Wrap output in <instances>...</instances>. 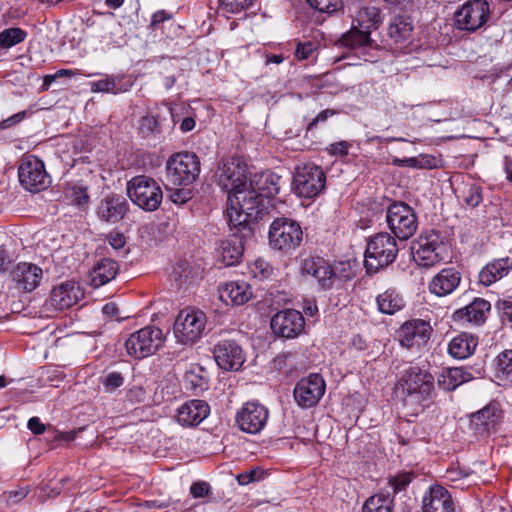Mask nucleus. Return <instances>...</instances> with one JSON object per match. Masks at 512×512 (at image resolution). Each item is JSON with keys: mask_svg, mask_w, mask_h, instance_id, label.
<instances>
[{"mask_svg": "<svg viewBox=\"0 0 512 512\" xmlns=\"http://www.w3.org/2000/svg\"><path fill=\"white\" fill-rule=\"evenodd\" d=\"M274 334L283 338H295L299 336L305 327L303 315L294 309H286L276 313L270 322Z\"/></svg>", "mask_w": 512, "mask_h": 512, "instance_id": "a211bd4d", "label": "nucleus"}, {"mask_svg": "<svg viewBox=\"0 0 512 512\" xmlns=\"http://www.w3.org/2000/svg\"><path fill=\"white\" fill-rule=\"evenodd\" d=\"M206 324L207 317L201 310L183 309L175 320L174 335L182 344H193L202 337Z\"/></svg>", "mask_w": 512, "mask_h": 512, "instance_id": "9d476101", "label": "nucleus"}, {"mask_svg": "<svg viewBox=\"0 0 512 512\" xmlns=\"http://www.w3.org/2000/svg\"><path fill=\"white\" fill-rule=\"evenodd\" d=\"M281 177L277 174L265 171L249 180V187L259 194L264 200L279 193Z\"/></svg>", "mask_w": 512, "mask_h": 512, "instance_id": "7c9ffc66", "label": "nucleus"}, {"mask_svg": "<svg viewBox=\"0 0 512 512\" xmlns=\"http://www.w3.org/2000/svg\"><path fill=\"white\" fill-rule=\"evenodd\" d=\"M316 50V44L311 41L299 43L297 45L295 55L299 60L308 59Z\"/></svg>", "mask_w": 512, "mask_h": 512, "instance_id": "864d4df0", "label": "nucleus"}, {"mask_svg": "<svg viewBox=\"0 0 512 512\" xmlns=\"http://www.w3.org/2000/svg\"><path fill=\"white\" fill-rule=\"evenodd\" d=\"M386 221L389 229L400 241L412 237L418 228V218L407 203L396 201L388 206Z\"/></svg>", "mask_w": 512, "mask_h": 512, "instance_id": "6e6552de", "label": "nucleus"}, {"mask_svg": "<svg viewBox=\"0 0 512 512\" xmlns=\"http://www.w3.org/2000/svg\"><path fill=\"white\" fill-rule=\"evenodd\" d=\"M414 478V473L412 472H402L398 475L391 477L389 479V484L393 489V493L396 494L402 490H404Z\"/></svg>", "mask_w": 512, "mask_h": 512, "instance_id": "09e8293b", "label": "nucleus"}, {"mask_svg": "<svg viewBox=\"0 0 512 512\" xmlns=\"http://www.w3.org/2000/svg\"><path fill=\"white\" fill-rule=\"evenodd\" d=\"M27 427L35 435L43 434L46 430L45 424H43L39 417L36 416L28 420Z\"/></svg>", "mask_w": 512, "mask_h": 512, "instance_id": "e2e57ef3", "label": "nucleus"}, {"mask_svg": "<svg viewBox=\"0 0 512 512\" xmlns=\"http://www.w3.org/2000/svg\"><path fill=\"white\" fill-rule=\"evenodd\" d=\"M238 231L222 240L218 246V254L220 261L225 266H233L237 264L243 256L245 242L253 236L245 235V231L236 228Z\"/></svg>", "mask_w": 512, "mask_h": 512, "instance_id": "4be33fe9", "label": "nucleus"}, {"mask_svg": "<svg viewBox=\"0 0 512 512\" xmlns=\"http://www.w3.org/2000/svg\"><path fill=\"white\" fill-rule=\"evenodd\" d=\"M107 242L115 250L121 249L125 245V237L122 233L111 232L107 235Z\"/></svg>", "mask_w": 512, "mask_h": 512, "instance_id": "680f3d73", "label": "nucleus"}, {"mask_svg": "<svg viewBox=\"0 0 512 512\" xmlns=\"http://www.w3.org/2000/svg\"><path fill=\"white\" fill-rule=\"evenodd\" d=\"M359 17L362 23H367L366 29H376L382 21L380 10L376 7L363 8L359 12Z\"/></svg>", "mask_w": 512, "mask_h": 512, "instance_id": "c03bdc74", "label": "nucleus"}, {"mask_svg": "<svg viewBox=\"0 0 512 512\" xmlns=\"http://www.w3.org/2000/svg\"><path fill=\"white\" fill-rule=\"evenodd\" d=\"M502 417L503 411L500 404L497 401H491L470 416V426L477 434L484 435L494 429Z\"/></svg>", "mask_w": 512, "mask_h": 512, "instance_id": "5701e85b", "label": "nucleus"}, {"mask_svg": "<svg viewBox=\"0 0 512 512\" xmlns=\"http://www.w3.org/2000/svg\"><path fill=\"white\" fill-rule=\"evenodd\" d=\"M490 14L486 0H469L455 13V25L460 30L474 32L482 27Z\"/></svg>", "mask_w": 512, "mask_h": 512, "instance_id": "f8f14e48", "label": "nucleus"}, {"mask_svg": "<svg viewBox=\"0 0 512 512\" xmlns=\"http://www.w3.org/2000/svg\"><path fill=\"white\" fill-rule=\"evenodd\" d=\"M268 409L258 402H247L237 412L236 423L241 431L248 434L259 433L266 425Z\"/></svg>", "mask_w": 512, "mask_h": 512, "instance_id": "dca6fc26", "label": "nucleus"}, {"mask_svg": "<svg viewBox=\"0 0 512 512\" xmlns=\"http://www.w3.org/2000/svg\"><path fill=\"white\" fill-rule=\"evenodd\" d=\"M465 203L471 207H477L482 201V189L479 186L472 185L466 192Z\"/></svg>", "mask_w": 512, "mask_h": 512, "instance_id": "603ef678", "label": "nucleus"}, {"mask_svg": "<svg viewBox=\"0 0 512 512\" xmlns=\"http://www.w3.org/2000/svg\"><path fill=\"white\" fill-rule=\"evenodd\" d=\"M325 389L323 377L318 373H312L298 381L293 391L294 399L300 407L311 408L318 404Z\"/></svg>", "mask_w": 512, "mask_h": 512, "instance_id": "ddd939ff", "label": "nucleus"}, {"mask_svg": "<svg viewBox=\"0 0 512 512\" xmlns=\"http://www.w3.org/2000/svg\"><path fill=\"white\" fill-rule=\"evenodd\" d=\"M166 185L187 187L199 177L201 164L193 152L172 154L166 162Z\"/></svg>", "mask_w": 512, "mask_h": 512, "instance_id": "20e7f679", "label": "nucleus"}, {"mask_svg": "<svg viewBox=\"0 0 512 512\" xmlns=\"http://www.w3.org/2000/svg\"><path fill=\"white\" fill-rule=\"evenodd\" d=\"M265 200L253 188L238 189L227 198V216L233 228H240L245 235L253 236V225L268 213Z\"/></svg>", "mask_w": 512, "mask_h": 512, "instance_id": "f257e3e1", "label": "nucleus"}, {"mask_svg": "<svg viewBox=\"0 0 512 512\" xmlns=\"http://www.w3.org/2000/svg\"><path fill=\"white\" fill-rule=\"evenodd\" d=\"M268 239L272 249L284 254H291L302 243L303 231L296 220L277 217L270 224Z\"/></svg>", "mask_w": 512, "mask_h": 512, "instance_id": "39448f33", "label": "nucleus"}, {"mask_svg": "<svg viewBox=\"0 0 512 512\" xmlns=\"http://www.w3.org/2000/svg\"><path fill=\"white\" fill-rule=\"evenodd\" d=\"M217 181L219 186L233 195L238 189L249 185L246 178V167L239 160L231 158L224 160L217 170Z\"/></svg>", "mask_w": 512, "mask_h": 512, "instance_id": "4468645a", "label": "nucleus"}, {"mask_svg": "<svg viewBox=\"0 0 512 512\" xmlns=\"http://www.w3.org/2000/svg\"><path fill=\"white\" fill-rule=\"evenodd\" d=\"M491 310V304L483 298H475L469 305L456 310L453 320L473 325L483 324Z\"/></svg>", "mask_w": 512, "mask_h": 512, "instance_id": "cd10ccee", "label": "nucleus"}, {"mask_svg": "<svg viewBox=\"0 0 512 512\" xmlns=\"http://www.w3.org/2000/svg\"><path fill=\"white\" fill-rule=\"evenodd\" d=\"M301 274L313 277L322 290H330L337 280L329 261L320 256L310 255L304 258L301 263Z\"/></svg>", "mask_w": 512, "mask_h": 512, "instance_id": "f3484780", "label": "nucleus"}, {"mask_svg": "<svg viewBox=\"0 0 512 512\" xmlns=\"http://www.w3.org/2000/svg\"><path fill=\"white\" fill-rule=\"evenodd\" d=\"M335 111L331 109H326L321 111L309 124L307 130L310 131L314 129L319 122H325L330 116L334 115Z\"/></svg>", "mask_w": 512, "mask_h": 512, "instance_id": "0e129e2a", "label": "nucleus"}, {"mask_svg": "<svg viewBox=\"0 0 512 512\" xmlns=\"http://www.w3.org/2000/svg\"><path fill=\"white\" fill-rule=\"evenodd\" d=\"M477 347V339L467 333L454 337L449 343V353L456 359H465L473 354Z\"/></svg>", "mask_w": 512, "mask_h": 512, "instance_id": "c9c22d12", "label": "nucleus"}, {"mask_svg": "<svg viewBox=\"0 0 512 512\" xmlns=\"http://www.w3.org/2000/svg\"><path fill=\"white\" fill-rule=\"evenodd\" d=\"M119 272V264L110 258L101 259L91 270L90 284L94 288H99L112 281Z\"/></svg>", "mask_w": 512, "mask_h": 512, "instance_id": "473e14b6", "label": "nucleus"}, {"mask_svg": "<svg viewBox=\"0 0 512 512\" xmlns=\"http://www.w3.org/2000/svg\"><path fill=\"white\" fill-rule=\"evenodd\" d=\"M186 388L193 391L195 394L203 392L208 388V381L205 377L189 371L185 374Z\"/></svg>", "mask_w": 512, "mask_h": 512, "instance_id": "a18cd8bd", "label": "nucleus"}, {"mask_svg": "<svg viewBox=\"0 0 512 512\" xmlns=\"http://www.w3.org/2000/svg\"><path fill=\"white\" fill-rule=\"evenodd\" d=\"M473 379L472 374L462 367H452L443 370L438 376V386L445 391L455 390L461 384Z\"/></svg>", "mask_w": 512, "mask_h": 512, "instance_id": "f704fd0d", "label": "nucleus"}, {"mask_svg": "<svg viewBox=\"0 0 512 512\" xmlns=\"http://www.w3.org/2000/svg\"><path fill=\"white\" fill-rule=\"evenodd\" d=\"M66 198L74 205L82 208L89 202L88 188L81 184H71L65 190Z\"/></svg>", "mask_w": 512, "mask_h": 512, "instance_id": "a19ab883", "label": "nucleus"}, {"mask_svg": "<svg viewBox=\"0 0 512 512\" xmlns=\"http://www.w3.org/2000/svg\"><path fill=\"white\" fill-rule=\"evenodd\" d=\"M399 252L395 237L381 232L371 237L365 250L364 265L368 274L377 273L392 264Z\"/></svg>", "mask_w": 512, "mask_h": 512, "instance_id": "7ed1b4c3", "label": "nucleus"}, {"mask_svg": "<svg viewBox=\"0 0 512 512\" xmlns=\"http://www.w3.org/2000/svg\"><path fill=\"white\" fill-rule=\"evenodd\" d=\"M171 201L176 204H185L192 198L190 189H175L170 195Z\"/></svg>", "mask_w": 512, "mask_h": 512, "instance_id": "4d7b16f0", "label": "nucleus"}, {"mask_svg": "<svg viewBox=\"0 0 512 512\" xmlns=\"http://www.w3.org/2000/svg\"><path fill=\"white\" fill-rule=\"evenodd\" d=\"M311 8L327 14H333L342 7V0H306Z\"/></svg>", "mask_w": 512, "mask_h": 512, "instance_id": "de8ad7c7", "label": "nucleus"}, {"mask_svg": "<svg viewBox=\"0 0 512 512\" xmlns=\"http://www.w3.org/2000/svg\"><path fill=\"white\" fill-rule=\"evenodd\" d=\"M403 405L410 415H418L428 407L433 398L434 377L417 365H408L400 378Z\"/></svg>", "mask_w": 512, "mask_h": 512, "instance_id": "f03ea898", "label": "nucleus"}, {"mask_svg": "<svg viewBox=\"0 0 512 512\" xmlns=\"http://www.w3.org/2000/svg\"><path fill=\"white\" fill-rule=\"evenodd\" d=\"M256 472L251 470L238 475L237 479L240 485H247L255 480Z\"/></svg>", "mask_w": 512, "mask_h": 512, "instance_id": "338daca9", "label": "nucleus"}, {"mask_svg": "<svg viewBox=\"0 0 512 512\" xmlns=\"http://www.w3.org/2000/svg\"><path fill=\"white\" fill-rule=\"evenodd\" d=\"M415 262L425 268L432 267L443 261L447 253V245L436 230L422 233L412 246Z\"/></svg>", "mask_w": 512, "mask_h": 512, "instance_id": "0eeeda50", "label": "nucleus"}, {"mask_svg": "<svg viewBox=\"0 0 512 512\" xmlns=\"http://www.w3.org/2000/svg\"><path fill=\"white\" fill-rule=\"evenodd\" d=\"M169 18H170V16L166 12L158 11V12L154 13L152 16L151 26L156 28L161 22H163L164 20L169 19Z\"/></svg>", "mask_w": 512, "mask_h": 512, "instance_id": "774afa93", "label": "nucleus"}, {"mask_svg": "<svg viewBox=\"0 0 512 512\" xmlns=\"http://www.w3.org/2000/svg\"><path fill=\"white\" fill-rule=\"evenodd\" d=\"M512 269V259L509 257L496 259L488 263L479 273L480 282L489 286L506 276Z\"/></svg>", "mask_w": 512, "mask_h": 512, "instance_id": "72a5a7b5", "label": "nucleus"}, {"mask_svg": "<svg viewBox=\"0 0 512 512\" xmlns=\"http://www.w3.org/2000/svg\"><path fill=\"white\" fill-rule=\"evenodd\" d=\"M255 0H220V6L229 13H239L253 5Z\"/></svg>", "mask_w": 512, "mask_h": 512, "instance_id": "8fccbe9b", "label": "nucleus"}, {"mask_svg": "<svg viewBox=\"0 0 512 512\" xmlns=\"http://www.w3.org/2000/svg\"><path fill=\"white\" fill-rule=\"evenodd\" d=\"M102 312L104 315L109 316L111 318L119 319V308L113 302L107 303L103 306Z\"/></svg>", "mask_w": 512, "mask_h": 512, "instance_id": "69168bd1", "label": "nucleus"}, {"mask_svg": "<svg viewBox=\"0 0 512 512\" xmlns=\"http://www.w3.org/2000/svg\"><path fill=\"white\" fill-rule=\"evenodd\" d=\"M496 307L500 313L502 322L512 328V297L499 300Z\"/></svg>", "mask_w": 512, "mask_h": 512, "instance_id": "3c124183", "label": "nucleus"}, {"mask_svg": "<svg viewBox=\"0 0 512 512\" xmlns=\"http://www.w3.org/2000/svg\"><path fill=\"white\" fill-rule=\"evenodd\" d=\"M127 195L139 208L145 211H155L163 199V192L158 183L151 177L138 175L127 182Z\"/></svg>", "mask_w": 512, "mask_h": 512, "instance_id": "423d86ee", "label": "nucleus"}, {"mask_svg": "<svg viewBox=\"0 0 512 512\" xmlns=\"http://www.w3.org/2000/svg\"><path fill=\"white\" fill-rule=\"evenodd\" d=\"M124 378L119 372L109 373L104 380V387L107 391H113L122 386Z\"/></svg>", "mask_w": 512, "mask_h": 512, "instance_id": "5fc2aeb1", "label": "nucleus"}, {"mask_svg": "<svg viewBox=\"0 0 512 512\" xmlns=\"http://www.w3.org/2000/svg\"><path fill=\"white\" fill-rule=\"evenodd\" d=\"M217 365L226 371L239 370L245 358L242 348L233 340H221L213 349Z\"/></svg>", "mask_w": 512, "mask_h": 512, "instance_id": "412c9836", "label": "nucleus"}, {"mask_svg": "<svg viewBox=\"0 0 512 512\" xmlns=\"http://www.w3.org/2000/svg\"><path fill=\"white\" fill-rule=\"evenodd\" d=\"M29 493L28 487H21L17 490L10 491L7 496V503L9 505H15L27 497Z\"/></svg>", "mask_w": 512, "mask_h": 512, "instance_id": "bf43d9fd", "label": "nucleus"}, {"mask_svg": "<svg viewBox=\"0 0 512 512\" xmlns=\"http://www.w3.org/2000/svg\"><path fill=\"white\" fill-rule=\"evenodd\" d=\"M11 277L18 289L31 292L39 286L43 270L33 263L22 262L14 267Z\"/></svg>", "mask_w": 512, "mask_h": 512, "instance_id": "393cba45", "label": "nucleus"}, {"mask_svg": "<svg viewBox=\"0 0 512 512\" xmlns=\"http://www.w3.org/2000/svg\"><path fill=\"white\" fill-rule=\"evenodd\" d=\"M350 144L347 141H339L329 145L327 151L331 155L346 156L348 154Z\"/></svg>", "mask_w": 512, "mask_h": 512, "instance_id": "13d9d810", "label": "nucleus"}, {"mask_svg": "<svg viewBox=\"0 0 512 512\" xmlns=\"http://www.w3.org/2000/svg\"><path fill=\"white\" fill-rule=\"evenodd\" d=\"M388 36L391 48L398 53L413 51V23L408 16H395L389 25Z\"/></svg>", "mask_w": 512, "mask_h": 512, "instance_id": "2eb2a0df", "label": "nucleus"}, {"mask_svg": "<svg viewBox=\"0 0 512 512\" xmlns=\"http://www.w3.org/2000/svg\"><path fill=\"white\" fill-rule=\"evenodd\" d=\"M127 200L116 194L102 198L97 206L98 217L105 222L117 223L124 218L128 211Z\"/></svg>", "mask_w": 512, "mask_h": 512, "instance_id": "b1692460", "label": "nucleus"}, {"mask_svg": "<svg viewBox=\"0 0 512 512\" xmlns=\"http://www.w3.org/2000/svg\"><path fill=\"white\" fill-rule=\"evenodd\" d=\"M211 487L207 482L198 481L191 485L190 493L194 498H203L210 494Z\"/></svg>", "mask_w": 512, "mask_h": 512, "instance_id": "6e6d98bb", "label": "nucleus"}, {"mask_svg": "<svg viewBox=\"0 0 512 512\" xmlns=\"http://www.w3.org/2000/svg\"><path fill=\"white\" fill-rule=\"evenodd\" d=\"M18 174L20 183L31 192H39L45 189L48 184V175L44 164L38 159L22 162Z\"/></svg>", "mask_w": 512, "mask_h": 512, "instance_id": "aec40b11", "label": "nucleus"}, {"mask_svg": "<svg viewBox=\"0 0 512 512\" xmlns=\"http://www.w3.org/2000/svg\"><path fill=\"white\" fill-rule=\"evenodd\" d=\"M220 299L232 305H243L252 297L250 285L245 281H233L225 284L220 290Z\"/></svg>", "mask_w": 512, "mask_h": 512, "instance_id": "2f4dec72", "label": "nucleus"}, {"mask_svg": "<svg viewBox=\"0 0 512 512\" xmlns=\"http://www.w3.org/2000/svg\"><path fill=\"white\" fill-rule=\"evenodd\" d=\"M461 275L454 268L441 270L430 282L431 293L437 296H446L452 293L460 284Z\"/></svg>", "mask_w": 512, "mask_h": 512, "instance_id": "c756f323", "label": "nucleus"}, {"mask_svg": "<svg viewBox=\"0 0 512 512\" xmlns=\"http://www.w3.org/2000/svg\"><path fill=\"white\" fill-rule=\"evenodd\" d=\"M423 512H454V502L447 489L434 485L425 493L422 501Z\"/></svg>", "mask_w": 512, "mask_h": 512, "instance_id": "a878e982", "label": "nucleus"}, {"mask_svg": "<svg viewBox=\"0 0 512 512\" xmlns=\"http://www.w3.org/2000/svg\"><path fill=\"white\" fill-rule=\"evenodd\" d=\"M392 500L385 495L369 497L362 508V512H391Z\"/></svg>", "mask_w": 512, "mask_h": 512, "instance_id": "37998d69", "label": "nucleus"}, {"mask_svg": "<svg viewBox=\"0 0 512 512\" xmlns=\"http://www.w3.org/2000/svg\"><path fill=\"white\" fill-rule=\"evenodd\" d=\"M494 376L499 384L512 382V349L499 353L494 359Z\"/></svg>", "mask_w": 512, "mask_h": 512, "instance_id": "e433bc0d", "label": "nucleus"}, {"mask_svg": "<svg viewBox=\"0 0 512 512\" xmlns=\"http://www.w3.org/2000/svg\"><path fill=\"white\" fill-rule=\"evenodd\" d=\"M432 328L427 321L414 319L405 322L398 331L399 342L408 349L424 346L431 335Z\"/></svg>", "mask_w": 512, "mask_h": 512, "instance_id": "6ab92c4d", "label": "nucleus"}, {"mask_svg": "<svg viewBox=\"0 0 512 512\" xmlns=\"http://www.w3.org/2000/svg\"><path fill=\"white\" fill-rule=\"evenodd\" d=\"M82 292L74 282H64L53 288L50 303L57 310L68 309L76 304Z\"/></svg>", "mask_w": 512, "mask_h": 512, "instance_id": "c85d7f7f", "label": "nucleus"}, {"mask_svg": "<svg viewBox=\"0 0 512 512\" xmlns=\"http://www.w3.org/2000/svg\"><path fill=\"white\" fill-rule=\"evenodd\" d=\"M27 116V112L26 111H20L10 117H8L7 119H4L0 122V129H8V128H11L15 125H17L18 123H20L21 121H23Z\"/></svg>", "mask_w": 512, "mask_h": 512, "instance_id": "052dcab7", "label": "nucleus"}, {"mask_svg": "<svg viewBox=\"0 0 512 512\" xmlns=\"http://www.w3.org/2000/svg\"><path fill=\"white\" fill-rule=\"evenodd\" d=\"M326 175L321 167L307 163L296 167L293 175L292 189L296 195L303 198H313L324 188Z\"/></svg>", "mask_w": 512, "mask_h": 512, "instance_id": "9b49d317", "label": "nucleus"}, {"mask_svg": "<svg viewBox=\"0 0 512 512\" xmlns=\"http://www.w3.org/2000/svg\"><path fill=\"white\" fill-rule=\"evenodd\" d=\"M377 305L382 313L392 315L404 307V301L395 290L388 289L378 295Z\"/></svg>", "mask_w": 512, "mask_h": 512, "instance_id": "58836bf2", "label": "nucleus"}, {"mask_svg": "<svg viewBox=\"0 0 512 512\" xmlns=\"http://www.w3.org/2000/svg\"><path fill=\"white\" fill-rule=\"evenodd\" d=\"M163 343L162 330L155 326H146L130 334L124 345L129 356L143 359L158 351Z\"/></svg>", "mask_w": 512, "mask_h": 512, "instance_id": "1a4fd4ad", "label": "nucleus"}, {"mask_svg": "<svg viewBox=\"0 0 512 512\" xmlns=\"http://www.w3.org/2000/svg\"><path fill=\"white\" fill-rule=\"evenodd\" d=\"M210 413L209 405L203 400H190L177 410V422L186 427L198 426Z\"/></svg>", "mask_w": 512, "mask_h": 512, "instance_id": "bb28decb", "label": "nucleus"}, {"mask_svg": "<svg viewBox=\"0 0 512 512\" xmlns=\"http://www.w3.org/2000/svg\"><path fill=\"white\" fill-rule=\"evenodd\" d=\"M27 33L18 27L7 28L0 32V47L10 48L25 40Z\"/></svg>", "mask_w": 512, "mask_h": 512, "instance_id": "79ce46f5", "label": "nucleus"}, {"mask_svg": "<svg viewBox=\"0 0 512 512\" xmlns=\"http://www.w3.org/2000/svg\"><path fill=\"white\" fill-rule=\"evenodd\" d=\"M339 43L351 49L368 46L371 44L370 32L351 28L341 36Z\"/></svg>", "mask_w": 512, "mask_h": 512, "instance_id": "ea45409f", "label": "nucleus"}, {"mask_svg": "<svg viewBox=\"0 0 512 512\" xmlns=\"http://www.w3.org/2000/svg\"><path fill=\"white\" fill-rule=\"evenodd\" d=\"M132 86V82L124 77H109L100 79L92 83V91L107 92L119 94L127 92Z\"/></svg>", "mask_w": 512, "mask_h": 512, "instance_id": "4c0bfd02", "label": "nucleus"}, {"mask_svg": "<svg viewBox=\"0 0 512 512\" xmlns=\"http://www.w3.org/2000/svg\"><path fill=\"white\" fill-rule=\"evenodd\" d=\"M139 131L144 138L160 133V123L155 116H143L139 123Z\"/></svg>", "mask_w": 512, "mask_h": 512, "instance_id": "49530a36", "label": "nucleus"}]
</instances>
